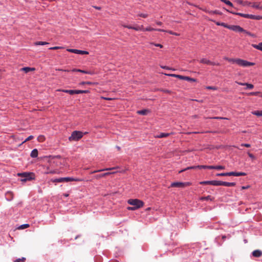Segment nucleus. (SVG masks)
<instances>
[{
  "label": "nucleus",
  "mask_w": 262,
  "mask_h": 262,
  "mask_svg": "<svg viewBox=\"0 0 262 262\" xmlns=\"http://www.w3.org/2000/svg\"><path fill=\"white\" fill-rule=\"evenodd\" d=\"M17 175L21 177L20 181L22 182L31 181L34 179V174L32 172L18 173Z\"/></svg>",
  "instance_id": "obj_1"
},
{
  "label": "nucleus",
  "mask_w": 262,
  "mask_h": 262,
  "mask_svg": "<svg viewBox=\"0 0 262 262\" xmlns=\"http://www.w3.org/2000/svg\"><path fill=\"white\" fill-rule=\"evenodd\" d=\"M172 134V133H161L159 135L157 136V138H162L168 137L170 135Z\"/></svg>",
  "instance_id": "obj_18"
},
{
  "label": "nucleus",
  "mask_w": 262,
  "mask_h": 262,
  "mask_svg": "<svg viewBox=\"0 0 262 262\" xmlns=\"http://www.w3.org/2000/svg\"><path fill=\"white\" fill-rule=\"evenodd\" d=\"M236 14L238 15H239L244 18H249L250 15V14H244V13H237Z\"/></svg>",
  "instance_id": "obj_31"
},
{
  "label": "nucleus",
  "mask_w": 262,
  "mask_h": 262,
  "mask_svg": "<svg viewBox=\"0 0 262 262\" xmlns=\"http://www.w3.org/2000/svg\"><path fill=\"white\" fill-rule=\"evenodd\" d=\"M241 146H245L246 147H250L251 146L250 144L248 143H243L241 145Z\"/></svg>",
  "instance_id": "obj_55"
},
{
  "label": "nucleus",
  "mask_w": 262,
  "mask_h": 262,
  "mask_svg": "<svg viewBox=\"0 0 262 262\" xmlns=\"http://www.w3.org/2000/svg\"><path fill=\"white\" fill-rule=\"evenodd\" d=\"M119 168V166L111 167V168H104V169H99V170H94V171H91L90 172V173L91 174H93V173H96V172L103 171H105V170H113V169H118Z\"/></svg>",
  "instance_id": "obj_9"
},
{
  "label": "nucleus",
  "mask_w": 262,
  "mask_h": 262,
  "mask_svg": "<svg viewBox=\"0 0 262 262\" xmlns=\"http://www.w3.org/2000/svg\"><path fill=\"white\" fill-rule=\"evenodd\" d=\"M221 1H222V2H224V3H225L226 5H227L228 6H230L231 7L233 6L232 3L228 0H221Z\"/></svg>",
  "instance_id": "obj_37"
},
{
  "label": "nucleus",
  "mask_w": 262,
  "mask_h": 262,
  "mask_svg": "<svg viewBox=\"0 0 262 262\" xmlns=\"http://www.w3.org/2000/svg\"><path fill=\"white\" fill-rule=\"evenodd\" d=\"M127 210H132V211H133V210H136V208H135V207H134V206H133V207H128L127 208Z\"/></svg>",
  "instance_id": "obj_56"
},
{
  "label": "nucleus",
  "mask_w": 262,
  "mask_h": 262,
  "mask_svg": "<svg viewBox=\"0 0 262 262\" xmlns=\"http://www.w3.org/2000/svg\"><path fill=\"white\" fill-rule=\"evenodd\" d=\"M237 64L241 67H247L253 66L255 63L254 62H249L248 61L238 58Z\"/></svg>",
  "instance_id": "obj_6"
},
{
  "label": "nucleus",
  "mask_w": 262,
  "mask_h": 262,
  "mask_svg": "<svg viewBox=\"0 0 262 262\" xmlns=\"http://www.w3.org/2000/svg\"><path fill=\"white\" fill-rule=\"evenodd\" d=\"M6 198L7 201H11L13 199V193L11 191H7L6 193Z\"/></svg>",
  "instance_id": "obj_11"
},
{
  "label": "nucleus",
  "mask_w": 262,
  "mask_h": 262,
  "mask_svg": "<svg viewBox=\"0 0 262 262\" xmlns=\"http://www.w3.org/2000/svg\"><path fill=\"white\" fill-rule=\"evenodd\" d=\"M216 24L217 25V26H223L226 28H228V27H229V25H227V24H225V23H219V22H217L216 23Z\"/></svg>",
  "instance_id": "obj_39"
},
{
  "label": "nucleus",
  "mask_w": 262,
  "mask_h": 262,
  "mask_svg": "<svg viewBox=\"0 0 262 262\" xmlns=\"http://www.w3.org/2000/svg\"><path fill=\"white\" fill-rule=\"evenodd\" d=\"M185 80H187V81H190V82L196 81V79H194V78H190V77H187V76H186Z\"/></svg>",
  "instance_id": "obj_40"
},
{
  "label": "nucleus",
  "mask_w": 262,
  "mask_h": 262,
  "mask_svg": "<svg viewBox=\"0 0 262 262\" xmlns=\"http://www.w3.org/2000/svg\"><path fill=\"white\" fill-rule=\"evenodd\" d=\"M33 138H34V137L33 136L31 135V136H29L27 138H26L25 139V140L23 142V143H25V142H27V141H29L30 140H31Z\"/></svg>",
  "instance_id": "obj_50"
},
{
  "label": "nucleus",
  "mask_w": 262,
  "mask_h": 262,
  "mask_svg": "<svg viewBox=\"0 0 262 262\" xmlns=\"http://www.w3.org/2000/svg\"><path fill=\"white\" fill-rule=\"evenodd\" d=\"M25 260H26V258L25 257H22L21 258H17V259H16L14 261V262H21V261H24Z\"/></svg>",
  "instance_id": "obj_45"
},
{
  "label": "nucleus",
  "mask_w": 262,
  "mask_h": 262,
  "mask_svg": "<svg viewBox=\"0 0 262 262\" xmlns=\"http://www.w3.org/2000/svg\"><path fill=\"white\" fill-rule=\"evenodd\" d=\"M30 156L33 158H37L38 156L37 149L36 148L33 149L31 152Z\"/></svg>",
  "instance_id": "obj_17"
},
{
  "label": "nucleus",
  "mask_w": 262,
  "mask_h": 262,
  "mask_svg": "<svg viewBox=\"0 0 262 262\" xmlns=\"http://www.w3.org/2000/svg\"><path fill=\"white\" fill-rule=\"evenodd\" d=\"M102 99H104V100H112L113 99L111 98H107V97H101Z\"/></svg>",
  "instance_id": "obj_64"
},
{
  "label": "nucleus",
  "mask_w": 262,
  "mask_h": 262,
  "mask_svg": "<svg viewBox=\"0 0 262 262\" xmlns=\"http://www.w3.org/2000/svg\"><path fill=\"white\" fill-rule=\"evenodd\" d=\"M243 32H244V33H246V34H247L248 35L250 36L253 37H254L255 36V35L254 34H252L251 32H248L245 30V31H243Z\"/></svg>",
  "instance_id": "obj_42"
},
{
  "label": "nucleus",
  "mask_w": 262,
  "mask_h": 262,
  "mask_svg": "<svg viewBox=\"0 0 262 262\" xmlns=\"http://www.w3.org/2000/svg\"><path fill=\"white\" fill-rule=\"evenodd\" d=\"M252 255L255 257H259L262 255V251L259 250H256L252 252Z\"/></svg>",
  "instance_id": "obj_13"
},
{
  "label": "nucleus",
  "mask_w": 262,
  "mask_h": 262,
  "mask_svg": "<svg viewBox=\"0 0 262 262\" xmlns=\"http://www.w3.org/2000/svg\"><path fill=\"white\" fill-rule=\"evenodd\" d=\"M169 75L170 76H172V77H177L180 79L185 80L186 76H182V75H176V74H170Z\"/></svg>",
  "instance_id": "obj_29"
},
{
  "label": "nucleus",
  "mask_w": 262,
  "mask_h": 262,
  "mask_svg": "<svg viewBox=\"0 0 262 262\" xmlns=\"http://www.w3.org/2000/svg\"><path fill=\"white\" fill-rule=\"evenodd\" d=\"M213 198H212L210 195H208L207 196H202L201 197L200 200L201 201H212L213 200Z\"/></svg>",
  "instance_id": "obj_19"
},
{
  "label": "nucleus",
  "mask_w": 262,
  "mask_h": 262,
  "mask_svg": "<svg viewBox=\"0 0 262 262\" xmlns=\"http://www.w3.org/2000/svg\"><path fill=\"white\" fill-rule=\"evenodd\" d=\"M62 92L69 93L70 95H74V90H61Z\"/></svg>",
  "instance_id": "obj_32"
},
{
  "label": "nucleus",
  "mask_w": 262,
  "mask_h": 262,
  "mask_svg": "<svg viewBox=\"0 0 262 262\" xmlns=\"http://www.w3.org/2000/svg\"><path fill=\"white\" fill-rule=\"evenodd\" d=\"M110 174H111V173L110 172H107L103 173L102 174L95 175L94 177V178H95L96 179H99L101 178L104 177L108 176Z\"/></svg>",
  "instance_id": "obj_15"
},
{
  "label": "nucleus",
  "mask_w": 262,
  "mask_h": 262,
  "mask_svg": "<svg viewBox=\"0 0 262 262\" xmlns=\"http://www.w3.org/2000/svg\"><path fill=\"white\" fill-rule=\"evenodd\" d=\"M83 136V133L82 132L75 130L72 133L71 136L69 137L70 141H78Z\"/></svg>",
  "instance_id": "obj_2"
},
{
  "label": "nucleus",
  "mask_w": 262,
  "mask_h": 262,
  "mask_svg": "<svg viewBox=\"0 0 262 262\" xmlns=\"http://www.w3.org/2000/svg\"><path fill=\"white\" fill-rule=\"evenodd\" d=\"M51 181L53 183H62L63 182V178H59L57 179H52Z\"/></svg>",
  "instance_id": "obj_27"
},
{
  "label": "nucleus",
  "mask_w": 262,
  "mask_h": 262,
  "mask_svg": "<svg viewBox=\"0 0 262 262\" xmlns=\"http://www.w3.org/2000/svg\"><path fill=\"white\" fill-rule=\"evenodd\" d=\"M21 71H24L25 73H28L30 71L35 70L34 68H30V67H24L21 68Z\"/></svg>",
  "instance_id": "obj_22"
},
{
  "label": "nucleus",
  "mask_w": 262,
  "mask_h": 262,
  "mask_svg": "<svg viewBox=\"0 0 262 262\" xmlns=\"http://www.w3.org/2000/svg\"><path fill=\"white\" fill-rule=\"evenodd\" d=\"M248 155L249 157L250 158H251V159H254L255 158V157H254V156L253 154H251V153H250V152H248Z\"/></svg>",
  "instance_id": "obj_57"
},
{
  "label": "nucleus",
  "mask_w": 262,
  "mask_h": 262,
  "mask_svg": "<svg viewBox=\"0 0 262 262\" xmlns=\"http://www.w3.org/2000/svg\"><path fill=\"white\" fill-rule=\"evenodd\" d=\"M252 46L254 48L262 51V42H260L258 45L252 44Z\"/></svg>",
  "instance_id": "obj_20"
},
{
  "label": "nucleus",
  "mask_w": 262,
  "mask_h": 262,
  "mask_svg": "<svg viewBox=\"0 0 262 262\" xmlns=\"http://www.w3.org/2000/svg\"><path fill=\"white\" fill-rule=\"evenodd\" d=\"M207 169H215V166H212V165L208 166Z\"/></svg>",
  "instance_id": "obj_62"
},
{
  "label": "nucleus",
  "mask_w": 262,
  "mask_h": 262,
  "mask_svg": "<svg viewBox=\"0 0 262 262\" xmlns=\"http://www.w3.org/2000/svg\"><path fill=\"white\" fill-rule=\"evenodd\" d=\"M145 31H157L159 32H165V30L161 29H155L151 27H147L145 29Z\"/></svg>",
  "instance_id": "obj_14"
},
{
  "label": "nucleus",
  "mask_w": 262,
  "mask_h": 262,
  "mask_svg": "<svg viewBox=\"0 0 262 262\" xmlns=\"http://www.w3.org/2000/svg\"><path fill=\"white\" fill-rule=\"evenodd\" d=\"M122 26L124 27V28H126L130 29H133V26H128V25H124V24H122Z\"/></svg>",
  "instance_id": "obj_53"
},
{
  "label": "nucleus",
  "mask_w": 262,
  "mask_h": 262,
  "mask_svg": "<svg viewBox=\"0 0 262 262\" xmlns=\"http://www.w3.org/2000/svg\"><path fill=\"white\" fill-rule=\"evenodd\" d=\"M191 185V183L189 182H175L171 184L170 186L171 187H181L183 188L186 186H188Z\"/></svg>",
  "instance_id": "obj_5"
},
{
  "label": "nucleus",
  "mask_w": 262,
  "mask_h": 262,
  "mask_svg": "<svg viewBox=\"0 0 262 262\" xmlns=\"http://www.w3.org/2000/svg\"><path fill=\"white\" fill-rule=\"evenodd\" d=\"M49 43V42L46 41H36L34 44L35 46H43L48 45Z\"/></svg>",
  "instance_id": "obj_26"
},
{
  "label": "nucleus",
  "mask_w": 262,
  "mask_h": 262,
  "mask_svg": "<svg viewBox=\"0 0 262 262\" xmlns=\"http://www.w3.org/2000/svg\"><path fill=\"white\" fill-rule=\"evenodd\" d=\"M58 171L56 169L51 170L49 167H47L46 168V171H45L44 173L45 174H55L57 173Z\"/></svg>",
  "instance_id": "obj_12"
},
{
  "label": "nucleus",
  "mask_w": 262,
  "mask_h": 262,
  "mask_svg": "<svg viewBox=\"0 0 262 262\" xmlns=\"http://www.w3.org/2000/svg\"><path fill=\"white\" fill-rule=\"evenodd\" d=\"M212 181H201L200 182V184L201 185H212Z\"/></svg>",
  "instance_id": "obj_33"
},
{
  "label": "nucleus",
  "mask_w": 262,
  "mask_h": 262,
  "mask_svg": "<svg viewBox=\"0 0 262 262\" xmlns=\"http://www.w3.org/2000/svg\"><path fill=\"white\" fill-rule=\"evenodd\" d=\"M261 18H262V17L260 16H259V15H255L250 14L249 18L256 19V20H259Z\"/></svg>",
  "instance_id": "obj_28"
},
{
  "label": "nucleus",
  "mask_w": 262,
  "mask_h": 262,
  "mask_svg": "<svg viewBox=\"0 0 262 262\" xmlns=\"http://www.w3.org/2000/svg\"><path fill=\"white\" fill-rule=\"evenodd\" d=\"M29 226V224H23V225H21L20 227V228L23 229L28 228Z\"/></svg>",
  "instance_id": "obj_49"
},
{
  "label": "nucleus",
  "mask_w": 262,
  "mask_h": 262,
  "mask_svg": "<svg viewBox=\"0 0 262 262\" xmlns=\"http://www.w3.org/2000/svg\"><path fill=\"white\" fill-rule=\"evenodd\" d=\"M236 185V183L234 182H227L223 181L222 186H226V187H232Z\"/></svg>",
  "instance_id": "obj_16"
},
{
  "label": "nucleus",
  "mask_w": 262,
  "mask_h": 262,
  "mask_svg": "<svg viewBox=\"0 0 262 262\" xmlns=\"http://www.w3.org/2000/svg\"><path fill=\"white\" fill-rule=\"evenodd\" d=\"M150 44L151 45H154L156 47H160V48H163V46L161 44H160V43H153V42H151Z\"/></svg>",
  "instance_id": "obj_48"
},
{
  "label": "nucleus",
  "mask_w": 262,
  "mask_h": 262,
  "mask_svg": "<svg viewBox=\"0 0 262 262\" xmlns=\"http://www.w3.org/2000/svg\"><path fill=\"white\" fill-rule=\"evenodd\" d=\"M238 59V58H229V59H228V61H229V62L232 63L237 64Z\"/></svg>",
  "instance_id": "obj_35"
},
{
  "label": "nucleus",
  "mask_w": 262,
  "mask_h": 262,
  "mask_svg": "<svg viewBox=\"0 0 262 262\" xmlns=\"http://www.w3.org/2000/svg\"><path fill=\"white\" fill-rule=\"evenodd\" d=\"M210 65H212V66H215V65L219 66V65H220V63H218V62H212V64H210Z\"/></svg>",
  "instance_id": "obj_63"
},
{
  "label": "nucleus",
  "mask_w": 262,
  "mask_h": 262,
  "mask_svg": "<svg viewBox=\"0 0 262 262\" xmlns=\"http://www.w3.org/2000/svg\"><path fill=\"white\" fill-rule=\"evenodd\" d=\"M252 114L257 116H262V110L254 111Z\"/></svg>",
  "instance_id": "obj_34"
},
{
  "label": "nucleus",
  "mask_w": 262,
  "mask_h": 262,
  "mask_svg": "<svg viewBox=\"0 0 262 262\" xmlns=\"http://www.w3.org/2000/svg\"><path fill=\"white\" fill-rule=\"evenodd\" d=\"M139 16L143 18H146L148 16V14L144 13H140L139 14Z\"/></svg>",
  "instance_id": "obj_52"
},
{
  "label": "nucleus",
  "mask_w": 262,
  "mask_h": 262,
  "mask_svg": "<svg viewBox=\"0 0 262 262\" xmlns=\"http://www.w3.org/2000/svg\"><path fill=\"white\" fill-rule=\"evenodd\" d=\"M225 169V166H221V165L215 166V169L221 170V169Z\"/></svg>",
  "instance_id": "obj_44"
},
{
  "label": "nucleus",
  "mask_w": 262,
  "mask_h": 262,
  "mask_svg": "<svg viewBox=\"0 0 262 262\" xmlns=\"http://www.w3.org/2000/svg\"><path fill=\"white\" fill-rule=\"evenodd\" d=\"M81 180L79 179H75L71 177H64L63 178V182H68L71 181H81Z\"/></svg>",
  "instance_id": "obj_10"
},
{
  "label": "nucleus",
  "mask_w": 262,
  "mask_h": 262,
  "mask_svg": "<svg viewBox=\"0 0 262 262\" xmlns=\"http://www.w3.org/2000/svg\"><path fill=\"white\" fill-rule=\"evenodd\" d=\"M139 28H140L139 31H145V28H144V27H143V25L139 26Z\"/></svg>",
  "instance_id": "obj_60"
},
{
  "label": "nucleus",
  "mask_w": 262,
  "mask_h": 262,
  "mask_svg": "<svg viewBox=\"0 0 262 262\" xmlns=\"http://www.w3.org/2000/svg\"><path fill=\"white\" fill-rule=\"evenodd\" d=\"M165 31H165L164 32H167V33H168L170 34L176 35V36H179V34H178L177 33H176V32H173L172 31H170V30H169V31L165 30Z\"/></svg>",
  "instance_id": "obj_41"
},
{
  "label": "nucleus",
  "mask_w": 262,
  "mask_h": 262,
  "mask_svg": "<svg viewBox=\"0 0 262 262\" xmlns=\"http://www.w3.org/2000/svg\"><path fill=\"white\" fill-rule=\"evenodd\" d=\"M128 204L133 206L136 209L142 207L144 205V202L138 199H129L127 201Z\"/></svg>",
  "instance_id": "obj_3"
},
{
  "label": "nucleus",
  "mask_w": 262,
  "mask_h": 262,
  "mask_svg": "<svg viewBox=\"0 0 262 262\" xmlns=\"http://www.w3.org/2000/svg\"><path fill=\"white\" fill-rule=\"evenodd\" d=\"M208 90H212L215 91L217 89V88L216 86H207L206 88Z\"/></svg>",
  "instance_id": "obj_43"
},
{
  "label": "nucleus",
  "mask_w": 262,
  "mask_h": 262,
  "mask_svg": "<svg viewBox=\"0 0 262 262\" xmlns=\"http://www.w3.org/2000/svg\"><path fill=\"white\" fill-rule=\"evenodd\" d=\"M245 86H246V89H252L254 88L253 84L248 83H246Z\"/></svg>",
  "instance_id": "obj_38"
},
{
  "label": "nucleus",
  "mask_w": 262,
  "mask_h": 262,
  "mask_svg": "<svg viewBox=\"0 0 262 262\" xmlns=\"http://www.w3.org/2000/svg\"><path fill=\"white\" fill-rule=\"evenodd\" d=\"M196 167H197V168H199V169H202V168L207 169L208 166H207V165H198V166H196Z\"/></svg>",
  "instance_id": "obj_47"
},
{
  "label": "nucleus",
  "mask_w": 262,
  "mask_h": 262,
  "mask_svg": "<svg viewBox=\"0 0 262 262\" xmlns=\"http://www.w3.org/2000/svg\"><path fill=\"white\" fill-rule=\"evenodd\" d=\"M38 140L39 141H43L45 140V137L43 136H39L38 138Z\"/></svg>",
  "instance_id": "obj_54"
},
{
  "label": "nucleus",
  "mask_w": 262,
  "mask_h": 262,
  "mask_svg": "<svg viewBox=\"0 0 262 262\" xmlns=\"http://www.w3.org/2000/svg\"><path fill=\"white\" fill-rule=\"evenodd\" d=\"M260 93L259 92H251L249 94V95H252V96H257Z\"/></svg>",
  "instance_id": "obj_46"
},
{
  "label": "nucleus",
  "mask_w": 262,
  "mask_h": 262,
  "mask_svg": "<svg viewBox=\"0 0 262 262\" xmlns=\"http://www.w3.org/2000/svg\"><path fill=\"white\" fill-rule=\"evenodd\" d=\"M89 92V90H74V94L88 93Z\"/></svg>",
  "instance_id": "obj_25"
},
{
  "label": "nucleus",
  "mask_w": 262,
  "mask_h": 262,
  "mask_svg": "<svg viewBox=\"0 0 262 262\" xmlns=\"http://www.w3.org/2000/svg\"><path fill=\"white\" fill-rule=\"evenodd\" d=\"M133 29L135 30L136 31H139V30H140L139 26H135V27H133Z\"/></svg>",
  "instance_id": "obj_58"
},
{
  "label": "nucleus",
  "mask_w": 262,
  "mask_h": 262,
  "mask_svg": "<svg viewBox=\"0 0 262 262\" xmlns=\"http://www.w3.org/2000/svg\"><path fill=\"white\" fill-rule=\"evenodd\" d=\"M246 173L244 172H223L216 174L217 176H245Z\"/></svg>",
  "instance_id": "obj_4"
},
{
  "label": "nucleus",
  "mask_w": 262,
  "mask_h": 262,
  "mask_svg": "<svg viewBox=\"0 0 262 262\" xmlns=\"http://www.w3.org/2000/svg\"><path fill=\"white\" fill-rule=\"evenodd\" d=\"M73 71L81 72V73H83L84 74H90V73L88 71H84V70H80V69H75L73 70Z\"/></svg>",
  "instance_id": "obj_36"
},
{
  "label": "nucleus",
  "mask_w": 262,
  "mask_h": 262,
  "mask_svg": "<svg viewBox=\"0 0 262 262\" xmlns=\"http://www.w3.org/2000/svg\"><path fill=\"white\" fill-rule=\"evenodd\" d=\"M200 62L201 63L206 64H209V65H210V64H212V61H211L210 60H209L206 58H202V59L200 60Z\"/></svg>",
  "instance_id": "obj_21"
},
{
  "label": "nucleus",
  "mask_w": 262,
  "mask_h": 262,
  "mask_svg": "<svg viewBox=\"0 0 262 262\" xmlns=\"http://www.w3.org/2000/svg\"><path fill=\"white\" fill-rule=\"evenodd\" d=\"M67 51L71 53H73L77 54H89V52L86 51L80 50L77 49H69Z\"/></svg>",
  "instance_id": "obj_8"
},
{
  "label": "nucleus",
  "mask_w": 262,
  "mask_h": 262,
  "mask_svg": "<svg viewBox=\"0 0 262 262\" xmlns=\"http://www.w3.org/2000/svg\"><path fill=\"white\" fill-rule=\"evenodd\" d=\"M222 184H223V181H216V180L212 181V185H213V186H222Z\"/></svg>",
  "instance_id": "obj_24"
},
{
  "label": "nucleus",
  "mask_w": 262,
  "mask_h": 262,
  "mask_svg": "<svg viewBox=\"0 0 262 262\" xmlns=\"http://www.w3.org/2000/svg\"><path fill=\"white\" fill-rule=\"evenodd\" d=\"M236 83L240 85H246V83H243V82H237V81H236Z\"/></svg>",
  "instance_id": "obj_61"
},
{
  "label": "nucleus",
  "mask_w": 262,
  "mask_h": 262,
  "mask_svg": "<svg viewBox=\"0 0 262 262\" xmlns=\"http://www.w3.org/2000/svg\"><path fill=\"white\" fill-rule=\"evenodd\" d=\"M148 112L147 110H142L137 111V113L139 115H146Z\"/></svg>",
  "instance_id": "obj_30"
},
{
  "label": "nucleus",
  "mask_w": 262,
  "mask_h": 262,
  "mask_svg": "<svg viewBox=\"0 0 262 262\" xmlns=\"http://www.w3.org/2000/svg\"><path fill=\"white\" fill-rule=\"evenodd\" d=\"M61 48H62V47L56 46V47L50 48L49 50H57V49H61Z\"/></svg>",
  "instance_id": "obj_51"
},
{
  "label": "nucleus",
  "mask_w": 262,
  "mask_h": 262,
  "mask_svg": "<svg viewBox=\"0 0 262 262\" xmlns=\"http://www.w3.org/2000/svg\"><path fill=\"white\" fill-rule=\"evenodd\" d=\"M228 29L236 32H243L245 30L238 25H229Z\"/></svg>",
  "instance_id": "obj_7"
},
{
  "label": "nucleus",
  "mask_w": 262,
  "mask_h": 262,
  "mask_svg": "<svg viewBox=\"0 0 262 262\" xmlns=\"http://www.w3.org/2000/svg\"><path fill=\"white\" fill-rule=\"evenodd\" d=\"M197 168L196 166H189L187 167L186 168L183 169L179 171V173H181L186 170H189V169H194Z\"/></svg>",
  "instance_id": "obj_23"
},
{
  "label": "nucleus",
  "mask_w": 262,
  "mask_h": 262,
  "mask_svg": "<svg viewBox=\"0 0 262 262\" xmlns=\"http://www.w3.org/2000/svg\"><path fill=\"white\" fill-rule=\"evenodd\" d=\"M211 119H225V118H223V117H212V118H211Z\"/></svg>",
  "instance_id": "obj_59"
}]
</instances>
